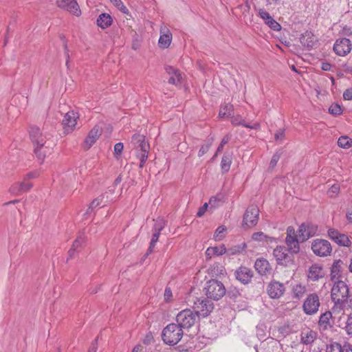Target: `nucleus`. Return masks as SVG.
Returning <instances> with one entry per match:
<instances>
[{
	"label": "nucleus",
	"instance_id": "obj_28",
	"mask_svg": "<svg viewBox=\"0 0 352 352\" xmlns=\"http://www.w3.org/2000/svg\"><path fill=\"white\" fill-rule=\"evenodd\" d=\"M307 292V287L302 283H296L292 287V296L294 299L300 300Z\"/></svg>",
	"mask_w": 352,
	"mask_h": 352
},
{
	"label": "nucleus",
	"instance_id": "obj_39",
	"mask_svg": "<svg viewBox=\"0 0 352 352\" xmlns=\"http://www.w3.org/2000/svg\"><path fill=\"white\" fill-rule=\"evenodd\" d=\"M226 228L224 226H219L214 234L213 239L216 241H221L225 237V232L226 231Z\"/></svg>",
	"mask_w": 352,
	"mask_h": 352
},
{
	"label": "nucleus",
	"instance_id": "obj_59",
	"mask_svg": "<svg viewBox=\"0 0 352 352\" xmlns=\"http://www.w3.org/2000/svg\"><path fill=\"white\" fill-rule=\"evenodd\" d=\"M206 255L208 258H211L212 256L215 255L212 247H210L206 250Z\"/></svg>",
	"mask_w": 352,
	"mask_h": 352
},
{
	"label": "nucleus",
	"instance_id": "obj_42",
	"mask_svg": "<svg viewBox=\"0 0 352 352\" xmlns=\"http://www.w3.org/2000/svg\"><path fill=\"white\" fill-rule=\"evenodd\" d=\"M160 233L153 232V236L150 243V246L148 250V253H151L155 246L156 243L158 241Z\"/></svg>",
	"mask_w": 352,
	"mask_h": 352
},
{
	"label": "nucleus",
	"instance_id": "obj_14",
	"mask_svg": "<svg viewBox=\"0 0 352 352\" xmlns=\"http://www.w3.org/2000/svg\"><path fill=\"white\" fill-rule=\"evenodd\" d=\"M351 43L348 38L337 39L333 45V51L340 56H344L351 51Z\"/></svg>",
	"mask_w": 352,
	"mask_h": 352
},
{
	"label": "nucleus",
	"instance_id": "obj_2",
	"mask_svg": "<svg viewBox=\"0 0 352 352\" xmlns=\"http://www.w3.org/2000/svg\"><path fill=\"white\" fill-rule=\"evenodd\" d=\"M349 287L343 280H336L333 285L331 292L332 300L336 305H344L345 302L349 303V306L352 307V298L348 300Z\"/></svg>",
	"mask_w": 352,
	"mask_h": 352
},
{
	"label": "nucleus",
	"instance_id": "obj_34",
	"mask_svg": "<svg viewBox=\"0 0 352 352\" xmlns=\"http://www.w3.org/2000/svg\"><path fill=\"white\" fill-rule=\"evenodd\" d=\"M234 114V107L231 104L222 105L219 109V116L221 118L230 117Z\"/></svg>",
	"mask_w": 352,
	"mask_h": 352
},
{
	"label": "nucleus",
	"instance_id": "obj_6",
	"mask_svg": "<svg viewBox=\"0 0 352 352\" xmlns=\"http://www.w3.org/2000/svg\"><path fill=\"white\" fill-rule=\"evenodd\" d=\"M197 317V314L189 309L182 310L177 315V324L179 325L182 329H189L195 324Z\"/></svg>",
	"mask_w": 352,
	"mask_h": 352
},
{
	"label": "nucleus",
	"instance_id": "obj_11",
	"mask_svg": "<svg viewBox=\"0 0 352 352\" xmlns=\"http://www.w3.org/2000/svg\"><path fill=\"white\" fill-rule=\"evenodd\" d=\"M320 305L318 296L315 293L310 294L304 301L302 305L303 311L307 315L314 314L318 311Z\"/></svg>",
	"mask_w": 352,
	"mask_h": 352
},
{
	"label": "nucleus",
	"instance_id": "obj_7",
	"mask_svg": "<svg viewBox=\"0 0 352 352\" xmlns=\"http://www.w3.org/2000/svg\"><path fill=\"white\" fill-rule=\"evenodd\" d=\"M311 249L315 255L320 257L328 256L332 252V246L330 242L322 239L313 240Z\"/></svg>",
	"mask_w": 352,
	"mask_h": 352
},
{
	"label": "nucleus",
	"instance_id": "obj_8",
	"mask_svg": "<svg viewBox=\"0 0 352 352\" xmlns=\"http://www.w3.org/2000/svg\"><path fill=\"white\" fill-rule=\"evenodd\" d=\"M193 308L195 310V314L197 316L207 317L210 313L213 310V303L206 298H197L194 302Z\"/></svg>",
	"mask_w": 352,
	"mask_h": 352
},
{
	"label": "nucleus",
	"instance_id": "obj_45",
	"mask_svg": "<svg viewBox=\"0 0 352 352\" xmlns=\"http://www.w3.org/2000/svg\"><path fill=\"white\" fill-rule=\"evenodd\" d=\"M230 139V137L228 135H226L222 139L220 144L219 145V146H218V148L217 149L216 153L214 154L213 157H217V155L223 151L224 145L226 144L229 142Z\"/></svg>",
	"mask_w": 352,
	"mask_h": 352
},
{
	"label": "nucleus",
	"instance_id": "obj_47",
	"mask_svg": "<svg viewBox=\"0 0 352 352\" xmlns=\"http://www.w3.org/2000/svg\"><path fill=\"white\" fill-rule=\"evenodd\" d=\"M340 192V186L338 184H333L328 190L329 197H335L338 195Z\"/></svg>",
	"mask_w": 352,
	"mask_h": 352
},
{
	"label": "nucleus",
	"instance_id": "obj_21",
	"mask_svg": "<svg viewBox=\"0 0 352 352\" xmlns=\"http://www.w3.org/2000/svg\"><path fill=\"white\" fill-rule=\"evenodd\" d=\"M234 274L236 278L243 284L249 283L253 277V272L250 269L243 266L238 268Z\"/></svg>",
	"mask_w": 352,
	"mask_h": 352
},
{
	"label": "nucleus",
	"instance_id": "obj_10",
	"mask_svg": "<svg viewBox=\"0 0 352 352\" xmlns=\"http://www.w3.org/2000/svg\"><path fill=\"white\" fill-rule=\"evenodd\" d=\"M318 226L311 223H302L298 230V236L300 242H304L317 234Z\"/></svg>",
	"mask_w": 352,
	"mask_h": 352
},
{
	"label": "nucleus",
	"instance_id": "obj_3",
	"mask_svg": "<svg viewBox=\"0 0 352 352\" xmlns=\"http://www.w3.org/2000/svg\"><path fill=\"white\" fill-rule=\"evenodd\" d=\"M131 144L138 150L137 157L140 159V168H142L148 159L149 144L145 141V137L138 133L132 136Z\"/></svg>",
	"mask_w": 352,
	"mask_h": 352
},
{
	"label": "nucleus",
	"instance_id": "obj_55",
	"mask_svg": "<svg viewBox=\"0 0 352 352\" xmlns=\"http://www.w3.org/2000/svg\"><path fill=\"white\" fill-rule=\"evenodd\" d=\"M343 98L346 100H352V88H349L344 91Z\"/></svg>",
	"mask_w": 352,
	"mask_h": 352
},
{
	"label": "nucleus",
	"instance_id": "obj_15",
	"mask_svg": "<svg viewBox=\"0 0 352 352\" xmlns=\"http://www.w3.org/2000/svg\"><path fill=\"white\" fill-rule=\"evenodd\" d=\"M78 115L74 111L67 112L62 121L65 133H69L74 131L77 124Z\"/></svg>",
	"mask_w": 352,
	"mask_h": 352
},
{
	"label": "nucleus",
	"instance_id": "obj_36",
	"mask_svg": "<svg viewBox=\"0 0 352 352\" xmlns=\"http://www.w3.org/2000/svg\"><path fill=\"white\" fill-rule=\"evenodd\" d=\"M246 247H247V245L245 243L239 244V245H234V246L228 248L227 250L226 253H228V254L229 256L239 254L243 252L245 250Z\"/></svg>",
	"mask_w": 352,
	"mask_h": 352
},
{
	"label": "nucleus",
	"instance_id": "obj_52",
	"mask_svg": "<svg viewBox=\"0 0 352 352\" xmlns=\"http://www.w3.org/2000/svg\"><path fill=\"white\" fill-rule=\"evenodd\" d=\"M214 249V254L221 256L227 252V249L224 245H221L219 247H212Z\"/></svg>",
	"mask_w": 352,
	"mask_h": 352
},
{
	"label": "nucleus",
	"instance_id": "obj_40",
	"mask_svg": "<svg viewBox=\"0 0 352 352\" xmlns=\"http://www.w3.org/2000/svg\"><path fill=\"white\" fill-rule=\"evenodd\" d=\"M299 242H300V240L298 239L293 242L289 243V244H287L288 251H290L293 254L298 253L300 251Z\"/></svg>",
	"mask_w": 352,
	"mask_h": 352
},
{
	"label": "nucleus",
	"instance_id": "obj_4",
	"mask_svg": "<svg viewBox=\"0 0 352 352\" xmlns=\"http://www.w3.org/2000/svg\"><path fill=\"white\" fill-rule=\"evenodd\" d=\"M183 331L180 326L171 323L168 324L162 331V340L166 344L170 346L177 344L183 336Z\"/></svg>",
	"mask_w": 352,
	"mask_h": 352
},
{
	"label": "nucleus",
	"instance_id": "obj_49",
	"mask_svg": "<svg viewBox=\"0 0 352 352\" xmlns=\"http://www.w3.org/2000/svg\"><path fill=\"white\" fill-rule=\"evenodd\" d=\"M267 235L262 232H255L252 236V239L256 241H263L267 239Z\"/></svg>",
	"mask_w": 352,
	"mask_h": 352
},
{
	"label": "nucleus",
	"instance_id": "obj_22",
	"mask_svg": "<svg viewBox=\"0 0 352 352\" xmlns=\"http://www.w3.org/2000/svg\"><path fill=\"white\" fill-rule=\"evenodd\" d=\"M33 186V184L32 182H28V180L23 179L21 182H16L12 184L9 191L10 193L18 195L22 192L29 191Z\"/></svg>",
	"mask_w": 352,
	"mask_h": 352
},
{
	"label": "nucleus",
	"instance_id": "obj_63",
	"mask_svg": "<svg viewBox=\"0 0 352 352\" xmlns=\"http://www.w3.org/2000/svg\"><path fill=\"white\" fill-rule=\"evenodd\" d=\"M38 176V174L36 173H29L25 175V180H29L31 179L36 178Z\"/></svg>",
	"mask_w": 352,
	"mask_h": 352
},
{
	"label": "nucleus",
	"instance_id": "obj_48",
	"mask_svg": "<svg viewBox=\"0 0 352 352\" xmlns=\"http://www.w3.org/2000/svg\"><path fill=\"white\" fill-rule=\"evenodd\" d=\"M120 10H121L124 13H126L128 12V9L124 5L121 0H110Z\"/></svg>",
	"mask_w": 352,
	"mask_h": 352
},
{
	"label": "nucleus",
	"instance_id": "obj_33",
	"mask_svg": "<svg viewBox=\"0 0 352 352\" xmlns=\"http://www.w3.org/2000/svg\"><path fill=\"white\" fill-rule=\"evenodd\" d=\"M316 333L312 330L307 329L303 331L301 333V342L304 344H310L315 340Z\"/></svg>",
	"mask_w": 352,
	"mask_h": 352
},
{
	"label": "nucleus",
	"instance_id": "obj_30",
	"mask_svg": "<svg viewBox=\"0 0 352 352\" xmlns=\"http://www.w3.org/2000/svg\"><path fill=\"white\" fill-rule=\"evenodd\" d=\"M231 122L234 125H242L246 128L252 129H259L261 126L258 122H255L253 125L245 123L242 117L239 115L232 116L231 118Z\"/></svg>",
	"mask_w": 352,
	"mask_h": 352
},
{
	"label": "nucleus",
	"instance_id": "obj_12",
	"mask_svg": "<svg viewBox=\"0 0 352 352\" xmlns=\"http://www.w3.org/2000/svg\"><path fill=\"white\" fill-rule=\"evenodd\" d=\"M278 264L287 266L293 263V256L288 252V250L284 246H278L273 251Z\"/></svg>",
	"mask_w": 352,
	"mask_h": 352
},
{
	"label": "nucleus",
	"instance_id": "obj_18",
	"mask_svg": "<svg viewBox=\"0 0 352 352\" xmlns=\"http://www.w3.org/2000/svg\"><path fill=\"white\" fill-rule=\"evenodd\" d=\"M56 4L59 8L65 9L77 16L81 14L79 6L76 0H56Z\"/></svg>",
	"mask_w": 352,
	"mask_h": 352
},
{
	"label": "nucleus",
	"instance_id": "obj_29",
	"mask_svg": "<svg viewBox=\"0 0 352 352\" xmlns=\"http://www.w3.org/2000/svg\"><path fill=\"white\" fill-rule=\"evenodd\" d=\"M300 43L307 48H311L315 44L316 38L311 32H306L300 38Z\"/></svg>",
	"mask_w": 352,
	"mask_h": 352
},
{
	"label": "nucleus",
	"instance_id": "obj_24",
	"mask_svg": "<svg viewBox=\"0 0 352 352\" xmlns=\"http://www.w3.org/2000/svg\"><path fill=\"white\" fill-rule=\"evenodd\" d=\"M324 274L322 267L318 265L314 264L309 267L307 274L308 279L312 281H317L324 276Z\"/></svg>",
	"mask_w": 352,
	"mask_h": 352
},
{
	"label": "nucleus",
	"instance_id": "obj_13",
	"mask_svg": "<svg viewBox=\"0 0 352 352\" xmlns=\"http://www.w3.org/2000/svg\"><path fill=\"white\" fill-rule=\"evenodd\" d=\"M328 236L340 246L350 247L351 241L347 235L340 233L334 228H329L327 231Z\"/></svg>",
	"mask_w": 352,
	"mask_h": 352
},
{
	"label": "nucleus",
	"instance_id": "obj_1",
	"mask_svg": "<svg viewBox=\"0 0 352 352\" xmlns=\"http://www.w3.org/2000/svg\"><path fill=\"white\" fill-rule=\"evenodd\" d=\"M30 138L34 144V153L41 162H43L47 153L50 151L48 146H45L46 138L43 135L39 128L33 126L30 131Z\"/></svg>",
	"mask_w": 352,
	"mask_h": 352
},
{
	"label": "nucleus",
	"instance_id": "obj_38",
	"mask_svg": "<svg viewBox=\"0 0 352 352\" xmlns=\"http://www.w3.org/2000/svg\"><path fill=\"white\" fill-rule=\"evenodd\" d=\"M338 145L342 148L347 149L352 146V139L346 135L338 138Z\"/></svg>",
	"mask_w": 352,
	"mask_h": 352
},
{
	"label": "nucleus",
	"instance_id": "obj_62",
	"mask_svg": "<svg viewBox=\"0 0 352 352\" xmlns=\"http://www.w3.org/2000/svg\"><path fill=\"white\" fill-rule=\"evenodd\" d=\"M331 68V65L329 63H322L321 65V69L324 71H330Z\"/></svg>",
	"mask_w": 352,
	"mask_h": 352
},
{
	"label": "nucleus",
	"instance_id": "obj_23",
	"mask_svg": "<svg viewBox=\"0 0 352 352\" xmlns=\"http://www.w3.org/2000/svg\"><path fill=\"white\" fill-rule=\"evenodd\" d=\"M165 70L170 76L168 80V83L175 85H178L182 83L183 77L182 72L179 69L168 65L165 67Z\"/></svg>",
	"mask_w": 352,
	"mask_h": 352
},
{
	"label": "nucleus",
	"instance_id": "obj_25",
	"mask_svg": "<svg viewBox=\"0 0 352 352\" xmlns=\"http://www.w3.org/2000/svg\"><path fill=\"white\" fill-rule=\"evenodd\" d=\"M255 270L262 276L270 273L272 267L269 262L265 258H258L254 263Z\"/></svg>",
	"mask_w": 352,
	"mask_h": 352
},
{
	"label": "nucleus",
	"instance_id": "obj_37",
	"mask_svg": "<svg viewBox=\"0 0 352 352\" xmlns=\"http://www.w3.org/2000/svg\"><path fill=\"white\" fill-rule=\"evenodd\" d=\"M297 239H298L297 231L296 232L294 227L289 226L287 228V236L285 239L286 244H289Z\"/></svg>",
	"mask_w": 352,
	"mask_h": 352
},
{
	"label": "nucleus",
	"instance_id": "obj_60",
	"mask_svg": "<svg viewBox=\"0 0 352 352\" xmlns=\"http://www.w3.org/2000/svg\"><path fill=\"white\" fill-rule=\"evenodd\" d=\"M219 200L217 197H211L209 200L208 204L210 205L211 207L215 208L217 205L216 204V202H219Z\"/></svg>",
	"mask_w": 352,
	"mask_h": 352
},
{
	"label": "nucleus",
	"instance_id": "obj_51",
	"mask_svg": "<svg viewBox=\"0 0 352 352\" xmlns=\"http://www.w3.org/2000/svg\"><path fill=\"white\" fill-rule=\"evenodd\" d=\"M211 272L213 274L218 275V274H223L224 272V269L221 265H213L211 267Z\"/></svg>",
	"mask_w": 352,
	"mask_h": 352
},
{
	"label": "nucleus",
	"instance_id": "obj_17",
	"mask_svg": "<svg viewBox=\"0 0 352 352\" xmlns=\"http://www.w3.org/2000/svg\"><path fill=\"white\" fill-rule=\"evenodd\" d=\"M160 38L158 41V45L162 49L168 48L172 41V33L170 30L164 25H162L160 29Z\"/></svg>",
	"mask_w": 352,
	"mask_h": 352
},
{
	"label": "nucleus",
	"instance_id": "obj_43",
	"mask_svg": "<svg viewBox=\"0 0 352 352\" xmlns=\"http://www.w3.org/2000/svg\"><path fill=\"white\" fill-rule=\"evenodd\" d=\"M342 345L338 342H333L327 346L326 352H341Z\"/></svg>",
	"mask_w": 352,
	"mask_h": 352
},
{
	"label": "nucleus",
	"instance_id": "obj_64",
	"mask_svg": "<svg viewBox=\"0 0 352 352\" xmlns=\"http://www.w3.org/2000/svg\"><path fill=\"white\" fill-rule=\"evenodd\" d=\"M351 34H352V30L351 28H347V27L343 28V29L342 30V34L349 36Z\"/></svg>",
	"mask_w": 352,
	"mask_h": 352
},
{
	"label": "nucleus",
	"instance_id": "obj_61",
	"mask_svg": "<svg viewBox=\"0 0 352 352\" xmlns=\"http://www.w3.org/2000/svg\"><path fill=\"white\" fill-rule=\"evenodd\" d=\"M341 352H352V346L350 344H344L342 346Z\"/></svg>",
	"mask_w": 352,
	"mask_h": 352
},
{
	"label": "nucleus",
	"instance_id": "obj_20",
	"mask_svg": "<svg viewBox=\"0 0 352 352\" xmlns=\"http://www.w3.org/2000/svg\"><path fill=\"white\" fill-rule=\"evenodd\" d=\"M101 129L98 126H95L88 133L86 137L84 143L83 148L85 150H88L91 148V146L96 142L98 138L101 135Z\"/></svg>",
	"mask_w": 352,
	"mask_h": 352
},
{
	"label": "nucleus",
	"instance_id": "obj_32",
	"mask_svg": "<svg viewBox=\"0 0 352 352\" xmlns=\"http://www.w3.org/2000/svg\"><path fill=\"white\" fill-rule=\"evenodd\" d=\"M331 318L332 314L330 311H326L322 314L319 319L318 324L320 327L323 328V329H327L329 327H331Z\"/></svg>",
	"mask_w": 352,
	"mask_h": 352
},
{
	"label": "nucleus",
	"instance_id": "obj_56",
	"mask_svg": "<svg viewBox=\"0 0 352 352\" xmlns=\"http://www.w3.org/2000/svg\"><path fill=\"white\" fill-rule=\"evenodd\" d=\"M276 140H283L285 138V130L279 129L274 135Z\"/></svg>",
	"mask_w": 352,
	"mask_h": 352
},
{
	"label": "nucleus",
	"instance_id": "obj_44",
	"mask_svg": "<svg viewBox=\"0 0 352 352\" xmlns=\"http://www.w3.org/2000/svg\"><path fill=\"white\" fill-rule=\"evenodd\" d=\"M164 226L165 223L163 219H157L153 226V232L160 234L161 231L164 229Z\"/></svg>",
	"mask_w": 352,
	"mask_h": 352
},
{
	"label": "nucleus",
	"instance_id": "obj_53",
	"mask_svg": "<svg viewBox=\"0 0 352 352\" xmlns=\"http://www.w3.org/2000/svg\"><path fill=\"white\" fill-rule=\"evenodd\" d=\"M280 153H276L272 157V160L270 161V168H274L276 166L277 164V162H278V160H280Z\"/></svg>",
	"mask_w": 352,
	"mask_h": 352
},
{
	"label": "nucleus",
	"instance_id": "obj_46",
	"mask_svg": "<svg viewBox=\"0 0 352 352\" xmlns=\"http://www.w3.org/2000/svg\"><path fill=\"white\" fill-rule=\"evenodd\" d=\"M329 112L332 115L338 116L342 113V109L338 104H332L329 109Z\"/></svg>",
	"mask_w": 352,
	"mask_h": 352
},
{
	"label": "nucleus",
	"instance_id": "obj_54",
	"mask_svg": "<svg viewBox=\"0 0 352 352\" xmlns=\"http://www.w3.org/2000/svg\"><path fill=\"white\" fill-rule=\"evenodd\" d=\"M124 145L122 142H118L114 146V154L116 155H120L123 151Z\"/></svg>",
	"mask_w": 352,
	"mask_h": 352
},
{
	"label": "nucleus",
	"instance_id": "obj_57",
	"mask_svg": "<svg viewBox=\"0 0 352 352\" xmlns=\"http://www.w3.org/2000/svg\"><path fill=\"white\" fill-rule=\"evenodd\" d=\"M208 207V203H205L198 210L197 213V216L199 217H202L206 211L207 210V208Z\"/></svg>",
	"mask_w": 352,
	"mask_h": 352
},
{
	"label": "nucleus",
	"instance_id": "obj_19",
	"mask_svg": "<svg viewBox=\"0 0 352 352\" xmlns=\"http://www.w3.org/2000/svg\"><path fill=\"white\" fill-rule=\"evenodd\" d=\"M258 15L264 21L265 23L274 31H279L281 29L280 25L276 21L269 12L264 9L258 10Z\"/></svg>",
	"mask_w": 352,
	"mask_h": 352
},
{
	"label": "nucleus",
	"instance_id": "obj_5",
	"mask_svg": "<svg viewBox=\"0 0 352 352\" xmlns=\"http://www.w3.org/2000/svg\"><path fill=\"white\" fill-rule=\"evenodd\" d=\"M205 294L208 298L218 300L226 294V288L223 284L214 279L208 280L204 287Z\"/></svg>",
	"mask_w": 352,
	"mask_h": 352
},
{
	"label": "nucleus",
	"instance_id": "obj_16",
	"mask_svg": "<svg viewBox=\"0 0 352 352\" xmlns=\"http://www.w3.org/2000/svg\"><path fill=\"white\" fill-rule=\"evenodd\" d=\"M284 285L278 281H271L267 288V292L271 298L276 299L280 298L285 293Z\"/></svg>",
	"mask_w": 352,
	"mask_h": 352
},
{
	"label": "nucleus",
	"instance_id": "obj_58",
	"mask_svg": "<svg viewBox=\"0 0 352 352\" xmlns=\"http://www.w3.org/2000/svg\"><path fill=\"white\" fill-rule=\"evenodd\" d=\"M102 199L100 198H96L91 203L89 209H93L98 206L101 203Z\"/></svg>",
	"mask_w": 352,
	"mask_h": 352
},
{
	"label": "nucleus",
	"instance_id": "obj_9",
	"mask_svg": "<svg viewBox=\"0 0 352 352\" xmlns=\"http://www.w3.org/2000/svg\"><path fill=\"white\" fill-rule=\"evenodd\" d=\"M259 209L256 205L250 206L243 216V226L252 228L256 225L258 220Z\"/></svg>",
	"mask_w": 352,
	"mask_h": 352
},
{
	"label": "nucleus",
	"instance_id": "obj_26",
	"mask_svg": "<svg viewBox=\"0 0 352 352\" xmlns=\"http://www.w3.org/2000/svg\"><path fill=\"white\" fill-rule=\"evenodd\" d=\"M87 240L86 236L83 233H80L76 239L74 241L71 249L69 250V255L70 258L74 256L75 252L79 251L84 245Z\"/></svg>",
	"mask_w": 352,
	"mask_h": 352
},
{
	"label": "nucleus",
	"instance_id": "obj_50",
	"mask_svg": "<svg viewBox=\"0 0 352 352\" xmlns=\"http://www.w3.org/2000/svg\"><path fill=\"white\" fill-rule=\"evenodd\" d=\"M345 329L348 335L352 336V314L348 316Z\"/></svg>",
	"mask_w": 352,
	"mask_h": 352
},
{
	"label": "nucleus",
	"instance_id": "obj_41",
	"mask_svg": "<svg viewBox=\"0 0 352 352\" xmlns=\"http://www.w3.org/2000/svg\"><path fill=\"white\" fill-rule=\"evenodd\" d=\"M212 142H213V139L211 138V139L208 140L206 144H204V145H202L201 146V148L199 151V153H198L199 157L203 156L204 154H206L209 151V149L212 144Z\"/></svg>",
	"mask_w": 352,
	"mask_h": 352
},
{
	"label": "nucleus",
	"instance_id": "obj_27",
	"mask_svg": "<svg viewBox=\"0 0 352 352\" xmlns=\"http://www.w3.org/2000/svg\"><path fill=\"white\" fill-rule=\"evenodd\" d=\"M343 262L340 260H336L331 267V278L332 280H340V278L342 275V269Z\"/></svg>",
	"mask_w": 352,
	"mask_h": 352
},
{
	"label": "nucleus",
	"instance_id": "obj_35",
	"mask_svg": "<svg viewBox=\"0 0 352 352\" xmlns=\"http://www.w3.org/2000/svg\"><path fill=\"white\" fill-rule=\"evenodd\" d=\"M232 164V156L230 155H224L221 162V168L223 173H228Z\"/></svg>",
	"mask_w": 352,
	"mask_h": 352
},
{
	"label": "nucleus",
	"instance_id": "obj_31",
	"mask_svg": "<svg viewBox=\"0 0 352 352\" xmlns=\"http://www.w3.org/2000/svg\"><path fill=\"white\" fill-rule=\"evenodd\" d=\"M112 21L110 14L102 13L97 19V25L101 28L105 29L111 25Z\"/></svg>",
	"mask_w": 352,
	"mask_h": 352
}]
</instances>
